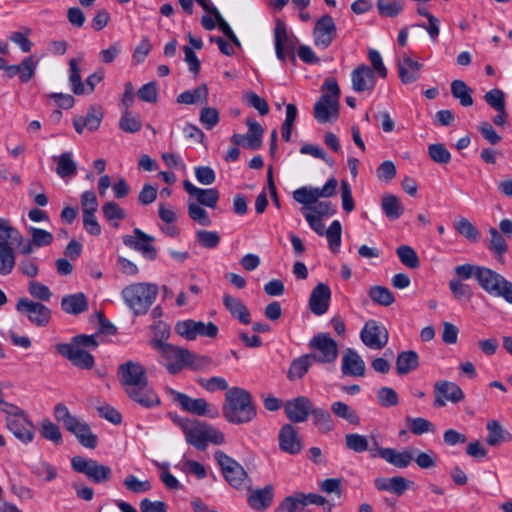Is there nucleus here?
I'll use <instances>...</instances> for the list:
<instances>
[{"label": "nucleus", "instance_id": "10", "mask_svg": "<svg viewBox=\"0 0 512 512\" xmlns=\"http://www.w3.org/2000/svg\"><path fill=\"white\" fill-rule=\"evenodd\" d=\"M215 459L221 467L223 476L232 487L240 489L245 485L248 474L239 463L222 451L215 453Z\"/></svg>", "mask_w": 512, "mask_h": 512}, {"label": "nucleus", "instance_id": "18", "mask_svg": "<svg viewBox=\"0 0 512 512\" xmlns=\"http://www.w3.org/2000/svg\"><path fill=\"white\" fill-rule=\"evenodd\" d=\"M174 400L181 406V408L189 413L204 416L207 415L215 418L219 415L217 409H210L209 404L203 398H191L188 395L172 390Z\"/></svg>", "mask_w": 512, "mask_h": 512}, {"label": "nucleus", "instance_id": "59", "mask_svg": "<svg viewBox=\"0 0 512 512\" xmlns=\"http://www.w3.org/2000/svg\"><path fill=\"white\" fill-rule=\"evenodd\" d=\"M142 127V123L138 116H133L131 111H123L119 120V128L127 133H136Z\"/></svg>", "mask_w": 512, "mask_h": 512}, {"label": "nucleus", "instance_id": "42", "mask_svg": "<svg viewBox=\"0 0 512 512\" xmlns=\"http://www.w3.org/2000/svg\"><path fill=\"white\" fill-rule=\"evenodd\" d=\"M404 0H377L376 7L381 17L395 18L404 9Z\"/></svg>", "mask_w": 512, "mask_h": 512}, {"label": "nucleus", "instance_id": "55", "mask_svg": "<svg viewBox=\"0 0 512 512\" xmlns=\"http://www.w3.org/2000/svg\"><path fill=\"white\" fill-rule=\"evenodd\" d=\"M40 433L44 439L56 445L62 443V434L59 427L48 419L42 421Z\"/></svg>", "mask_w": 512, "mask_h": 512}, {"label": "nucleus", "instance_id": "25", "mask_svg": "<svg viewBox=\"0 0 512 512\" xmlns=\"http://www.w3.org/2000/svg\"><path fill=\"white\" fill-rule=\"evenodd\" d=\"M279 448L290 455H296L302 450V441L291 424H285L278 435Z\"/></svg>", "mask_w": 512, "mask_h": 512}, {"label": "nucleus", "instance_id": "51", "mask_svg": "<svg viewBox=\"0 0 512 512\" xmlns=\"http://www.w3.org/2000/svg\"><path fill=\"white\" fill-rule=\"evenodd\" d=\"M341 233L342 227L338 220H334L324 232L328 240L329 248L334 253L339 251L341 245Z\"/></svg>", "mask_w": 512, "mask_h": 512}, {"label": "nucleus", "instance_id": "1", "mask_svg": "<svg viewBox=\"0 0 512 512\" xmlns=\"http://www.w3.org/2000/svg\"><path fill=\"white\" fill-rule=\"evenodd\" d=\"M222 414L232 424L240 425L251 422L257 413L250 392L240 387L228 389L225 394Z\"/></svg>", "mask_w": 512, "mask_h": 512}, {"label": "nucleus", "instance_id": "23", "mask_svg": "<svg viewBox=\"0 0 512 512\" xmlns=\"http://www.w3.org/2000/svg\"><path fill=\"white\" fill-rule=\"evenodd\" d=\"M331 299V290L325 283H318L311 291L309 297V308L317 316H321L328 311Z\"/></svg>", "mask_w": 512, "mask_h": 512}, {"label": "nucleus", "instance_id": "30", "mask_svg": "<svg viewBox=\"0 0 512 512\" xmlns=\"http://www.w3.org/2000/svg\"><path fill=\"white\" fill-rule=\"evenodd\" d=\"M128 396L136 403L144 408H152L160 405L158 395L148 386L131 388L126 392Z\"/></svg>", "mask_w": 512, "mask_h": 512}, {"label": "nucleus", "instance_id": "44", "mask_svg": "<svg viewBox=\"0 0 512 512\" xmlns=\"http://www.w3.org/2000/svg\"><path fill=\"white\" fill-rule=\"evenodd\" d=\"M345 444L346 447L355 452L362 453L365 451H369L371 453L370 441L367 436L361 435L358 433H350L345 435Z\"/></svg>", "mask_w": 512, "mask_h": 512}, {"label": "nucleus", "instance_id": "40", "mask_svg": "<svg viewBox=\"0 0 512 512\" xmlns=\"http://www.w3.org/2000/svg\"><path fill=\"white\" fill-rule=\"evenodd\" d=\"M83 61V57L79 58V61L76 59H70L69 61V83L73 93L76 95L85 94L86 88L84 87L81 75H80V66L79 63Z\"/></svg>", "mask_w": 512, "mask_h": 512}, {"label": "nucleus", "instance_id": "53", "mask_svg": "<svg viewBox=\"0 0 512 512\" xmlns=\"http://www.w3.org/2000/svg\"><path fill=\"white\" fill-rule=\"evenodd\" d=\"M406 422L411 433L414 435H422L428 432H434V425L427 419L422 417H407Z\"/></svg>", "mask_w": 512, "mask_h": 512}, {"label": "nucleus", "instance_id": "19", "mask_svg": "<svg viewBox=\"0 0 512 512\" xmlns=\"http://www.w3.org/2000/svg\"><path fill=\"white\" fill-rule=\"evenodd\" d=\"M153 241L154 237L144 233L139 228L133 230V235H125L123 237V243L127 247L141 252L144 257L150 260H155L157 257V250L152 245Z\"/></svg>", "mask_w": 512, "mask_h": 512}, {"label": "nucleus", "instance_id": "57", "mask_svg": "<svg viewBox=\"0 0 512 512\" xmlns=\"http://www.w3.org/2000/svg\"><path fill=\"white\" fill-rule=\"evenodd\" d=\"M32 473L45 482H50L58 476L57 469L45 461L35 464L33 466Z\"/></svg>", "mask_w": 512, "mask_h": 512}, {"label": "nucleus", "instance_id": "16", "mask_svg": "<svg viewBox=\"0 0 512 512\" xmlns=\"http://www.w3.org/2000/svg\"><path fill=\"white\" fill-rule=\"evenodd\" d=\"M16 310L24 314L32 324L38 327H44L50 321V309L42 303L34 302L27 298L18 299Z\"/></svg>", "mask_w": 512, "mask_h": 512}, {"label": "nucleus", "instance_id": "14", "mask_svg": "<svg viewBox=\"0 0 512 512\" xmlns=\"http://www.w3.org/2000/svg\"><path fill=\"white\" fill-rule=\"evenodd\" d=\"M56 351L80 369L89 370L94 366V357L77 343H58Z\"/></svg>", "mask_w": 512, "mask_h": 512}, {"label": "nucleus", "instance_id": "43", "mask_svg": "<svg viewBox=\"0 0 512 512\" xmlns=\"http://www.w3.org/2000/svg\"><path fill=\"white\" fill-rule=\"evenodd\" d=\"M208 89L206 85H201L193 90L182 92L177 97V102L181 104L192 105L196 103L207 102Z\"/></svg>", "mask_w": 512, "mask_h": 512}, {"label": "nucleus", "instance_id": "56", "mask_svg": "<svg viewBox=\"0 0 512 512\" xmlns=\"http://www.w3.org/2000/svg\"><path fill=\"white\" fill-rule=\"evenodd\" d=\"M489 234L491 236L490 242L488 244V249L492 251L497 256H503L508 249L506 241L504 237L498 232V230L494 227L489 229Z\"/></svg>", "mask_w": 512, "mask_h": 512}, {"label": "nucleus", "instance_id": "33", "mask_svg": "<svg viewBox=\"0 0 512 512\" xmlns=\"http://www.w3.org/2000/svg\"><path fill=\"white\" fill-rule=\"evenodd\" d=\"M274 496V488L272 485H267L263 489H257L251 492L248 497V503L251 508L255 510H265L268 508Z\"/></svg>", "mask_w": 512, "mask_h": 512}, {"label": "nucleus", "instance_id": "45", "mask_svg": "<svg viewBox=\"0 0 512 512\" xmlns=\"http://www.w3.org/2000/svg\"><path fill=\"white\" fill-rule=\"evenodd\" d=\"M15 266V256L9 243L0 242V275H8Z\"/></svg>", "mask_w": 512, "mask_h": 512}, {"label": "nucleus", "instance_id": "54", "mask_svg": "<svg viewBox=\"0 0 512 512\" xmlns=\"http://www.w3.org/2000/svg\"><path fill=\"white\" fill-rule=\"evenodd\" d=\"M20 244L22 236L20 232L11 226L10 222L6 219L0 218V242Z\"/></svg>", "mask_w": 512, "mask_h": 512}, {"label": "nucleus", "instance_id": "29", "mask_svg": "<svg viewBox=\"0 0 512 512\" xmlns=\"http://www.w3.org/2000/svg\"><path fill=\"white\" fill-rule=\"evenodd\" d=\"M185 191L196 198L197 204L203 205L209 208H216L219 200V192L215 188L202 189L193 185L190 181L185 180L183 182Z\"/></svg>", "mask_w": 512, "mask_h": 512}, {"label": "nucleus", "instance_id": "5", "mask_svg": "<svg viewBox=\"0 0 512 512\" xmlns=\"http://www.w3.org/2000/svg\"><path fill=\"white\" fill-rule=\"evenodd\" d=\"M1 411L6 414L8 430L23 444L33 441L35 427L24 410L14 404H4Z\"/></svg>", "mask_w": 512, "mask_h": 512}, {"label": "nucleus", "instance_id": "37", "mask_svg": "<svg viewBox=\"0 0 512 512\" xmlns=\"http://www.w3.org/2000/svg\"><path fill=\"white\" fill-rule=\"evenodd\" d=\"M419 366L418 354L413 350L403 351L397 356L396 369L400 375L408 374Z\"/></svg>", "mask_w": 512, "mask_h": 512}, {"label": "nucleus", "instance_id": "60", "mask_svg": "<svg viewBox=\"0 0 512 512\" xmlns=\"http://www.w3.org/2000/svg\"><path fill=\"white\" fill-rule=\"evenodd\" d=\"M484 100L486 103L499 113H504L505 94L500 89H492L485 93Z\"/></svg>", "mask_w": 512, "mask_h": 512}, {"label": "nucleus", "instance_id": "24", "mask_svg": "<svg viewBox=\"0 0 512 512\" xmlns=\"http://www.w3.org/2000/svg\"><path fill=\"white\" fill-rule=\"evenodd\" d=\"M423 65L404 53L397 62L398 76L403 84L416 82L421 76Z\"/></svg>", "mask_w": 512, "mask_h": 512}, {"label": "nucleus", "instance_id": "46", "mask_svg": "<svg viewBox=\"0 0 512 512\" xmlns=\"http://www.w3.org/2000/svg\"><path fill=\"white\" fill-rule=\"evenodd\" d=\"M331 411L335 416L344 419L351 424L358 425L360 422L355 410L342 401L333 402L331 404Z\"/></svg>", "mask_w": 512, "mask_h": 512}, {"label": "nucleus", "instance_id": "8", "mask_svg": "<svg viewBox=\"0 0 512 512\" xmlns=\"http://www.w3.org/2000/svg\"><path fill=\"white\" fill-rule=\"evenodd\" d=\"M71 466L74 471L84 474L89 480L97 484L109 481L112 475L109 466L82 456H74L71 459Z\"/></svg>", "mask_w": 512, "mask_h": 512}, {"label": "nucleus", "instance_id": "28", "mask_svg": "<svg viewBox=\"0 0 512 512\" xmlns=\"http://www.w3.org/2000/svg\"><path fill=\"white\" fill-rule=\"evenodd\" d=\"M180 425L184 431L186 441L199 450L205 449L206 424L181 420Z\"/></svg>", "mask_w": 512, "mask_h": 512}, {"label": "nucleus", "instance_id": "26", "mask_svg": "<svg viewBox=\"0 0 512 512\" xmlns=\"http://www.w3.org/2000/svg\"><path fill=\"white\" fill-rule=\"evenodd\" d=\"M505 277L496 271L481 266L478 269V273L476 275V280L479 286L489 295L496 296Z\"/></svg>", "mask_w": 512, "mask_h": 512}, {"label": "nucleus", "instance_id": "64", "mask_svg": "<svg viewBox=\"0 0 512 512\" xmlns=\"http://www.w3.org/2000/svg\"><path fill=\"white\" fill-rule=\"evenodd\" d=\"M428 154L430 158L438 164H447L451 160L450 152L441 143L429 145Z\"/></svg>", "mask_w": 512, "mask_h": 512}, {"label": "nucleus", "instance_id": "52", "mask_svg": "<svg viewBox=\"0 0 512 512\" xmlns=\"http://www.w3.org/2000/svg\"><path fill=\"white\" fill-rule=\"evenodd\" d=\"M369 297L382 306H390L395 301L392 292L388 288L378 285L370 288Z\"/></svg>", "mask_w": 512, "mask_h": 512}, {"label": "nucleus", "instance_id": "36", "mask_svg": "<svg viewBox=\"0 0 512 512\" xmlns=\"http://www.w3.org/2000/svg\"><path fill=\"white\" fill-rule=\"evenodd\" d=\"M312 421L321 434H328L335 429V423L331 414L323 408H313Z\"/></svg>", "mask_w": 512, "mask_h": 512}, {"label": "nucleus", "instance_id": "35", "mask_svg": "<svg viewBox=\"0 0 512 512\" xmlns=\"http://www.w3.org/2000/svg\"><path fill=\"white\" fill-rule=\"evenodd\" d=\"M486 429L488 431L486 443L490 446H498L503 442L512 440V435L497 420L488 421Z\"/></svg>", "mask_w": 512, "mask_h": 512}, {"label": "nucleus", "instance_id": "27", "mask_svg": "<svg viewBox=\"0 0 512 512\" xmlns=\"http://www.w3.org/2000/svg\"><path fill=\"white\" fill-rule=\"evenodd\" d=\"M341 371L344 375L363 377L366 366L362 357L352 348H347L342 356Z\"/></svg>", "mask_w": 512, "mask_h": 512}, {"label": "nucleus", "instance_id": "7", "mask_svg": "<svg viewBox=\"0 0 512 512\" xmlns=\"http://www.w3.org/2000/svg\"><path fill=\"white\" fill-rule=\"evenodd\" d=\"M312 350L310 355L315 357L319 364H332L336 361L339 350L337 342L328 333H317L308 342Z\"/></svg>", "mask_w": 512, "mask_h": 512}, {"label": "nucleus", "instance_id": "22", "mask_svg": "<svg viewBox=\"0 0 512 512\" xmlns=\"http://www.w3.org/2000/svg\"><path fill=\"white\" fill-rule=\"evenodd\" d=\"M352 88L357 93H371L376 84L374 71L366 64L357 66L351 73Z\"/></svg>", "mask_w": 512, "mask_h": 512}, {"label": "nucleus", "instance_id": "11", "mask_svg": "<svg viewBox=\"0 0 512 512\" xmlns=\"http://www.w3.org/2000/svg\"><path fill=\"white\" fill-rule=\"evenodd\" d=\"M370 438L372 440V458L380 457L390 465L400 469L407 468L411 464L413 460V453L410 449L405 448L402 451H397L390 447H380L373 436Z\"/></svg>", "mask_w": 512, "mask_h": 512}, {"label": "nucleus", "instance_id": "49", "mask_svg": "<svg viewBox=\"0 0 512 512\" xmlns=\"http://www.w3.org/2000/svg\"><path fill=\"white\" fill-rule=\"evenodd\" d=\"M401 263L410 269H416L420 266V260L415 250L408 245H401L396 250Z\"/></svg>", "mask_w": 512, "mask_h": 512}, {"label": "nucleus", "instance_id": "47", "mask_svg": "<svg viewBox=\"0 0 512 512\" xmlns=\"http://www.w3.org/2000/svg\"><path fill=\"white\" fill-rule=\"evenodd\" d=\"M293 199L303 204L305 206L304 208L313 206L319 199L318 188L307 186L300 187L293 192Z\"/></svg>", "mask_w": 512, "mask_h": 512}, {"label": "nucleus", "instance_id": "62", "mask_svg": "<svg viewBox=\"0 0 512 512\" xmlns=\"http://www.w3.org/2000/svg\"><path fill=\"white\" fill-rule=\"evenodd\" d=\"M196 240L200 246L214 249L220 243V236L216 231L199 230L196 232Z\"/></svg>", "mask_w": 512, "mask_h": 512}, {"label": "nucleus", "instance_id": "48", "mask_svg": "<svg viewBox=\"0 0 512 512\" xmlns=\"http://www.w3.org/2000/svg\"><path fill=\"white\" fill-rule=\"evenodd\" d=\"M455 230L471 242H478L480 240V232L477 227L468 219L460 218L454 224Z\"/></svg>", "mask_w": 512, "mask_h": 512}, {"label": "nucleus", "instance_id": "34", "mask_svg": "<svg viewBox=\"0 0 512 512\" xmlns=\"http://www.w3.org/2000/svg\"><path fill=\"white\" fill-rule=\"evenodd\" d=\"M61 308L67 314H80L88 308L87 298L83 293L64 296L61 300Z\"/></svg>", "mask_w": 512, "mask_h": 512}, {"label": "nucleus", "instance_id": "31", "mask_svg": "<svg viewBox=\"0 0 512 512\" xmlns=\"http://www.w3.org/2000/svg\"><path fill=\"white\" fill-rule=\"evenodd\" d=\"M314 362L315 357L308 353L293 359L287 372V378L290 381L302 379Z\"/></svg>", "mask_w": 512, "mask_h": 512}, {"label": "nucleus", "instance_id": "21", "mask_svg": "<svg viewBox=\"0 0 512 512\" xmlns=\"http://www.w3.org/2000/svg\"><path fill=\"white\" fill-rule=\"evenodd\" d=\"M287 418L293 423H302L308 419L313 410L311 401L305 396H299L284 404Z\"/></svg>", "mask_w": 512, "mask_h": 512}, {"label": "nucleus", "instance_id": "2", "mask_svg": "<svg viewBox=\"0 0 512 512\" xmlns=\"http://www.w3.org/2000/svg\"><path fill=\"white\" fill-rule=\"evenodd\" d=\"M157 295L158 286L146 282L132 283L121 291L124 303L135 316L146 314L156 300Z\"/></svg>", "mask_w": 512, "mask_h": 512}, {"label": "nucleus", "instance_id": "4", "mask_svg": "<svg viewBox=\"0 0 512 512\" xmlns=\"http://www.w3.org/2000/svg\"><path fill=\"white\" fill-rule=\"evenodd\" d=\"M322 90L325 92L314 105V118L319 123H327L339 116L340 88L335 79L327 78Z\"/></svg>", "mask_w": 512, "mask_h": 512}, {"label": "nucleus", "instance_id": "20", "mask_svg": "<svg viewBox=\"0 0 512 512\" xmlns=\"http://www.w3.org/2000/svg\"><path fill=\"white\" fill-rule=\"evenodd\" d=\"M336 33L337 30L333 18L327 14L323 15L317 20L314 27V44L321 49H326L335 39Z\"/></svg>", "mask_w": 512, "mask_h": 512}, {"label": "nucleus", "instance_id": "13", "mask_svg": "<svg viewBox=\"0 0 512 512\" xmlns=\"http://www.w3.org/2000/svg\"><path fill=\"white\" fill-rule=\"evenodd\" d=\"M118 377L125 392L131 388L143 387L148 383L146 370L138 362L128 361L118 368Z\"/></svg>", "mask_w": 512, "mask_h": 512}, {"label": "nucleus", "instance_id": "3", "mask_svg": "<svg viewBox=\"0 0 512 512\" xmlns=\"http://www.w3.org/2000/svg\"><path fill=\"white\" fill-rule=\"evenodd\" d=\"M54 417L58 422L62 423L67 431L77 438L82 446L89 449H94L97 446L98 438L91 431L87 422L72 415L65 404L58 403L54 407Z\"/></svg>", "mask_w": 512, "mask_h": 512}, {"label": "nucleus", "instance_id": "50", "mask_svg": "<svg viewBox=\"0 0 512 512\" xmlns=\"http://www.w3.org/2000/svg\"><path fill=\"white\" fill-rule=\"evenodd\" d=\"M38 63V59H36L34 56H29L24 58L22 62L18 64L19 79L21 82L27 83L32 79L36 73Z\"/></svg>", "mask_w": 512, "mask_h": 512}, {"label": "nucleus", "instance_id": "63", "mask_svg": "<svg viewBox=\"0 0 512 512\" xmlns=\"http://www.w3.org/2000/svg\"><path fill=\"white\" fill-rule=\"evenodd\" d=\"M449 289L456 300H470L473 296L470 286L456 279L449 281Z\"/></svg>", "mask_w": 512, "mask_h": 512}, {"label": "nucleus", "instance_id": "41", "mask_svg": "<svg viewBox=\"0 0 512 512\" xmlns=\"http://www.w3.org/2000/svg\"><path fill=\"white\" fill-rule=\"evenodd\" d=\"M451 94L458 99L464 107L473 105L472 89L463 80H454L451 83Z\"/></svg>", "mask_w": 512, "mask_h": 512}, {"label": "nucleus", "instance_id": "39", "mask_svg": "<svg viewBox=\"0 0 512 512\" xmlns=\"http://www.w3.org/2000/svg\"><path fill=\"white\" fill-rule=\"evenodd\" d=\"M381 208L390 220L399 219L404 212L402 203L393 194H386L382 197Z\"/></svg>", "mask_w": 512, "mask_h": 512}, {"label": "nucleus", "instance_id": "32", "mask_svg": "<svg viewBox=\"0 0 512 512\" xmlns=\"http://www.w3.org/2000/svg\"><path fill=\"white\" fill-rule=\"evenodd\" d=\"M223 304L229 313L242 324H249L251 322L250 313L239 298L224 294Z\"/></svg>", "mask_w": 512, "mask_h": 512}, {"label": "nucleus", "instance_id": "61", "mask_svg": "<svg viewBox=\"0 0 512 512\" xmlns=\"http://www.w3.org/2000/svg\"><path fill=\"white\" fill-rule=\"evenodd\" d=\"M188 215L193 221L202 226L208 227L212 224L207 211L197 203L191 202L188 204Z\"/></svg>", "mask_w": 512, "mask_h": 512}, {"label": "nucleus", "instance_id": "9", "mask_svg": "<svg viewBox=\"0 0 512 512\" xmlns=\"http://www.w3.org/2000/svg\"><path fill=\"white\" fill-rule=\"evenodd\" d=\"M276 57L282 63L287 61V53L296 50L297 37L288 31L286 24L281 19H276L273 31Z\"/></svg>", "mask_w": 512, "mask_h": 512}, {"label": "nucleus", "instance_id": "6", "mask_svg": "<svg viewBox=\"0 0 512 512\" xmlns=\"http://www.w3.org/2000/svg\"><path fill=\"white\" fill-rule=\"evenodd\" d=\"M152 346L160 353V363L170 374H177L191 360V352L161 340H154Z\"/></svg>", "mask_w": 512, "mask_h": 512}, {"label": "nucleus", "instance_id": "17", "mask_svg": "<svg viewBox=\"0 0 512 512\" xmlns=\"http://www.w3.org/2000/svg\"><path fill=\"white\" fill-rule=\"evenodd\" d=\"M360 338L368 348L380 350L388 343L389 336L382 324L375 320H369L364 324Z\"/></svg>", "mask_w": 512, "mask_h": 512}, {"label": "nucleus", "instance_id": "15", "mask_svg": "<svg viewBox=\"0 0 512 512\" xmlns=\"http://www.w3.org/2000/svg\"><path fill=\"white\" fill-rule=\"evenodd\" d=\"M434 406L444 407L447 402L457 404L465 398V394L460 386L448 380L436 381L433 385Z\"/></svg>", "mask_w": 512, "mask_h": 512}, {"label": "nucleus", "instance_id": "38", "mask_svg": "<svg viewBox=\"0 0 512 512\" xmlns=\"http://www.w3.org/2000/svg\"><path fill=\"white\" fill-rule=\"evenodd\" d=\"M57 163L56 173L61 178L71 177L76 174L77 165L73 160L71 152H64L52 158Z\"/></svg>", "mask_w": 512, "mask_h": 512}, {"label": "nucleus", "instance_id": "12", "mask_svg": "<svg viewBox=\"0 0 512 512\" xmlns=\"http://www.w3.org/2000/svg\"><path fill=\"white\" fill-rule=\"evenodd\" d=\"M175 331L187 340H195L198 336L215 338L218 334V327L213 322L204 323L192 319L178 321Z\"/></svg>", "mask_w": 512, "mask_h": 512}, {"label": "nucleus", "instance_id": "58", "mask_svg": "<svg viewBox=\"0 0 512 512\" xmlns=\"http://www.w3.org/2000/svg\"><path fill=\"white\" fill-rule=\"evenodd\" d=\"M246 124L248 126V134H250V138H251V139H249V149L257 150L262 145V136H263L264 130L261 127V125L254 120L248 119L246 121Z\"/></svg>", "mask_w": 512, "mask_h": 512}]
</instances>
